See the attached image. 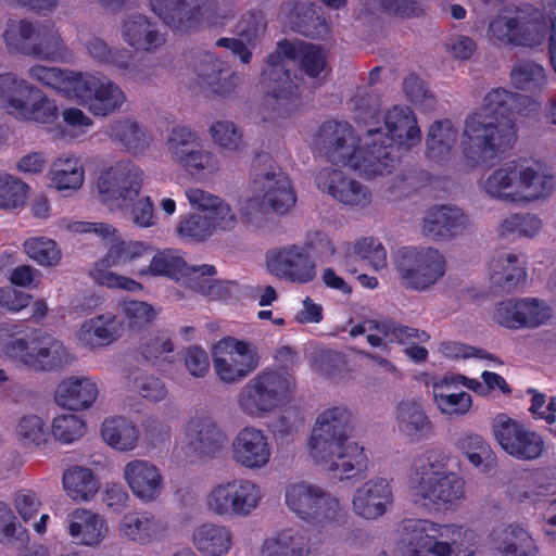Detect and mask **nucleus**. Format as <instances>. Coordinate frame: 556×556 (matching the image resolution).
<instances>
[{
	"label": "nucleus",
	"mask_w": 556,
	"mask_h": 556,
	"mask_svg": "<svg viewBox=\"0 0 556 556\" xmlns=\"http://www.w3.org/2000/svg\"><path fill=\"white\" fill-rule=\"evenodd\" d=\"M381 117L378 108L357 110L356 122L368 127L363 146L349 123L337 121L324 122L314 143L336 165L350 167L368 178L390 174L401 159L420 142L421 131L416 115L408 106L394 105L386 112V134L379 127Z\"/></svg>",
	"instance_id": "1"
},
{
	"label": "nucleus",
	"mask_w": 556,
	"mask_h": 556,
	"mask_svg": "<svg viewBox=\"0 0 556 556\" xmlns=\"http://www.w3.org/2000/svg\"><path fill=\"white\" fill-rule=\"evenodd\" d=\"M535 105L530 97L503 88L488 92L482 106L466 118L464 157L472 165L486 164L511 149L516 141V115H527Z\"/></svg>",
	"instance_id": "2"
},
{
	"label": "nucleus",
	"mask_w": 556,
	"mask_h": 556,
	"mask_svg": "<svg viewBox=\"0 0 556 556\" xmlns=\"http://www.w3.org/2000/svg\"><path fill=\"white\" fill-rule=\"evenodd\" d=\"M351 413L332 407L320 413L309 438V455L332 479L359 481L366 478L368 457L363 446L348 443Z\"/></svg>",
	"instance_id": "3"
},
{
	"label": "nucleus",
	"mask_w": 556,
	"mask_h": 556,
	"mask_svg": "<svg viewBox=\"0 0 556 556\" xmlns=\"http://www.w3.org/2000/svg\"><path fill=\"white\" fill-rule=\"evenodd\" d=\"M288 61L298 62L300 70L311 78H316L325 70L327 58L324 50L316 45L304 41L282 39L269 53L262 72V84L269 97L288 100L296 94L300 86L296 75H291Z\"/></svg>",
	"instance_id": "4"
},
{
	"label": "nucleus",
	"mask_w": 556,
	"mask_h": 556,
	"mask_svg": "<svg viewBox=\"0 0 556 556\" xmlns=\"http://www.w3.org/2000/svg\"><path fill=\"white\" fill-rule=\"evenodd\" d=\"M74 231L80 233L92 232L102 239L112 241L105 255L97 261L90 270V276L97 285L129 292H138L143 289L140 282L115 274L111 268L148 260L153 252V245L141 241H123L119 239L114 242L117 230L105 223L78 222L74 225Z\"/></svg>",
	"instance_id": "5"
},
{
	"label": "nucleus",
	"mask_w": 556,
	"mask_h": 556,
	"mask_svg": "<svg viewBox=\"0 0 556 556\" xmlns=\"http://www.w3.org/2000/svg\"><path fill=\"white\" fill-rule=\"evenodd\" d=\"M0 351L37 371H53L72 363V355L63 343L34 329L25 333L17 324L0 325Z\"/></svg>",
	"instance_id": "6"
},
{
	"label": "nucleus",
	"mask_w": 556,
	"mask_h": 556,
	"mask_svg": "<svg viewBox=\"0 0 556 556\" xmlns=\"http://www.w3.org/2000/svg\"><path fill=\"white\" fill-rule=\"evenodd\" d=\"M402 530L408 536L406 556H473L477 534L456 525H440L426 519H405Z\"/></svg>",
	"instance_id": "7"
},
{
	"label": "nucleus",
	"mask_w": 556,
	"mask_h": 556,
	"mask_svg": "<svg viewBox=\"0 0 556 556\" xmlns=\"http://www.w3.org/2000/svg\"><path fill=\"white\" fill-rule=\"evenodd\" d=\"M409 488L415 503L434 510H448L465 497L464 480L456 473L446 471L445 465L434 454H429L415 464L409 477Z\"/></svg>",
	"instance_id": "8"
},
{
	"label": "nucleus",
	"mask_w": 556,
	"mask_h": 556,
	"mask_svg": "<svg viewBox=\"0 0 556 556\" xmlns=\"http://www.w3.org/2000/svg\"><path fill=\"white\" fill-rule=\"evenodd\" d=\"M554 188L552 176L540 175L526 159L504 163L493 170L483 184L491 198L517 203L546 198Z\"/></svg>",
	"instance_id": "9"
},
{
	"label": "nucleus",
	"mask_w": 556,
	"mask_h": 556,
	"mask_svg": "<svg viewBox=\"0 0 556 556\" xmlns=\"http://www.w3.org/2000/svg\"><path fill=\"white\" fill-rule=\"evenodd\" d=\"M285 502L299 519L320 530L337 529L348 521V509L339 498L315 484H289Z\"/></svg>",
	"instance_id": "10"
},
{
	"label": "nucleus",
	"mask_w": 556,
	"mask_h": 556,
	"mask_svg": "<svg viewBox=\"0 0 556 556\" xmlns=\"http://www.w3.org/2000/svg\"><path fill=\"white\" fill-rule=\"evenodd\" d=\"M2 36L10 52L52 62H63L68 55V49L51 21L36 25L27 20L9 21Z\"/></svg>",
	"instance_id": "11"
},
{
	"label": "nucleus",
	"mask_w": 556,
	"mask_h": 556,
	"mask_svg": "<svg viewBox=\"0 0 556 556\" xmlns=\"http://www.w3.org/2000/svg\"><path fill=\"white\" fill-rule=\"evenodd\" d=\"M547 23L532 4L506 7L489 22L488 37L497 47H533L545 35Z\"/></svg>",
	"instance_id": "12"
},
{
	"label": "nucleus",
	"mask_w": 556,
	"mask_h": 556,
	"mask_svg": "<svg viewBox=\"0 0 556 556\" xmlns=\"http://www.w3.org/2000/svg\"><path fill=\"white\" fill-rule=\"evenodd\" d=\"M293 378L282 369H264L244 384L238 396L240 409L258 417L281 406L290 396Z\"/></svg>",
	"instance_id": "13"
},
{
	"label": "nucleus",
	"mask_w": 556,
	"mask_h": 556,
	"mask_svg": "<svg viewBox=\"0 0 556 556\" xmlns=\"http://www.w3.org/2000/svg\"><path fill=\"white\" fill-rule=\"evenodd\" d=\"M393 264L401 285L414 291H424L445 274V258L430 247H403L394 255Z\"/></svg>",
	"instance_id": "14"
},
{
	"label": "nucleus",
	"mask_w": 556,
	"mask_h": 556,
	"mask_svg": "<svg viewBox=\"0 0 556 556\" xmlns=\"http://www.w3.org/2000/svg\"><path fill=\"white\" fill-rule=\"evenodd\" d=\"M252 169V188L262 204L277 214L288 213L295 205L296 195L291 180L275 165L271 155L267 152L257 153Z\"/></svg>",
	"instance_id": "15"
},
{
	"label": "nucleus",
	"mask_w": 556,
	"mask_h": 556,
	"mask_svg": "<svg viewBox=\"0 0 556 556\" xmlns=\"http://www.w3.org/2000/svg\"><path fill=\"white\" fill-rule=\"evenodd\" d=\"M492 431L501 448L518 460H535L545 450L544 439L539 432L506 414H498L493 419Z\"/></svg>",
	"instance_id": "16"
},
{
	"label": "nucleus",
	"mask_w": 556,
	"mask_h": 556,
	"mask_svg": "<svg viewBox=\"0 0 556 556\" xmlns=\"http://www.w3.org/2000/svg\"><path fill=\"white\" fill-rule=\"evenodd\" d=\"M257 348L244 340L226 337L213 349V367L219 380L226 383L241 381L258 366Z\"/></svg>",
	"instance_id": "17"
},
{
	"label": "nucleus",
	"mask_w": 556,
	"mask_h": 556,
	"mask_svg": "<svg viewBox=\"0 0 556 556\" xmlns=\"http://www.w3.org/2000/svg\"><path fill=\"white\" fill-rule=\"evenodd\" d=\"M260 486L248 479H235L216 485L206 498L210 510L223 517L249 516L260 504Z\"/></svg>",
	"instance_id": "18"
},
{
	"label": "nucleus",
	"mask_w": 556,
	"mask_h": 556,
	"mask_svg": "<svg viewBox=\"0 0 556 556\" xmlns=\"http://www.w3.org/2000/svg\"><path fill=\"white\" fill-rule=\"evenodd\" d=\"M142 170L130 161H119L109 167L98 180L101 201L110 207L123 208L138 197Z\"/></svg>",
	"instance_id": "19"
},
{
	"label": "nucleus",
	"mask_w": 556,
	"mask_h": 556,
	"mask_svg": "<svg viewBox=\"0 0 556 556\" xmlns=\"http://www.w3.org/2000/svg\"><path fill=\"white\" fill-rule=\"evenodd\" d=\"M167 144L176 163L190 174H213L219 168L216 156L204 150L198 134L186 126L174 127Z\"/></svg>",
	"instance_id": "20"
},
{
	"label": "nucleus",
	"mask_w": 556,
	"mask_h": 556,
	"mask_svg": "<svg viewBox=\"0 0 556 556\" xmlns=\"http://www.w3.org/2000/svg\"><path fill=\"white\" fill-rule=\"evenodd\" d=\"M74 99L96 116H106L126 100L123 90L105 76L83 74Z\"/></svg>",
	"instance_id": "21"
},
{
	"label": "nucleus",
	"mask_w": 556,
	"mask_h": 556,
	"mask_svg": "<svg viewBox=\"0 0 556 556\" xmlns=\"http://www.w3.org/2000/svg\"><path fill=\"white\" fill-rule=\"evenodd\" d=\"M269 270L290 282L305 285L316 277V265L303 247L290 244L267 253Z\"/></svg>",
	"instance_id": "22"
},
{
	"label": "nucleus",
	"mask_w": 556,
	"mask_h": 556,
	"mask_svg": "<svg viewBox=\"0 0 556 556\" xmlns=\"http://www.w3.org/2000/svg\"><path fill=\"white\" fill-rule=\"evenodd\" d=\"M551 317V308L538 299H509L496 305L494 318L507 329H533Z\"/></svg>",
	"instance_id": "23"
},
{
	"label": "nucleus",
	"mask_w": 556,
	"mask_h": 556,
	"mask_svg": "<svg viewBox=\"0 0 556 556\" xmlns=\"http://www.w3.org/2000/svg\"><path fill=\"white\" fill-rule=\"evenodd\" d=\"M315 184L319 190L348 206L364 207L371 201L370 191L340 169H320L315 177Z\"/></svg>",
	"instance_id": "24"
},
{
	"label": "nucleus",
	"mask_w": 556,
	"mask_h": 556,
	"mask_svg": "<svg viewBox=\"0 0 556 556\" xmlns=\"http://www.w3.org/2000/svg\"><path fill=\"white\" fill-rule=\"evenodd\" d=\"M210 0H150L152 11L172 29L189 31L203 18Z\"/></svg>",
	"instance_id": "25"
},
{
	"label": "nucleus",
	"mask_w": 556,
	"mask_h": 556,
	"mask_svg": "<svg viewBox=\"0 0 556 556\" xmlns=\"http://www.w3.org/2000/svg\"><path fill=\"white\" fill-rule=\"evenodd\" d=\"M231 456L238 465L247 469L265 467L271 456L267 435L254 427L241 429L232 441Z\"/></svg>",
	"instance_id": "26"
},
{
	"label": "nucleus",
	"mask_w": 556,
	"mask_h": 556,
	"mask_svg": "<svg viewBox=\"0 0 556 556\" xmlns=\"http://www.w3.org/2000/svg\"><path fill=\"white\" fill-rule=\"evenodd\" d=\"M352 503L355 514L364 519L371 520L382 516L392 503L389 482L383 478L365 482L356 490Z\"/></svg>",
	"instance_id": "27"
},
{
	"label": "nucleus",
	"mask_w": 556,
	"mask_h": 556,
	"mask_svg": "<svg viewBox=\"0 0 556 556\" xmlns=\"http://www.w3.org/2000/svg\"><path fill=\"white\" fill-rule=\"evenodd\" d=\"M124 479L134 495L146 502L155 500L163 488L160 469L148 460L135 459L127 463Z\"/></svg>",
	"instance_id": "28"
},
{
	"label": "nucleus",
	"mask_w": 556,
	"mask_h": 556,
	"mask_svg": "<svg viewBox=\"0 0 556 556\" xmlns=\"http://www.w3.org/2000/svg\"><path fill=\"white\" fill-rule=\"evenodd\" d=\"M201 81L223 97L230 96L240 83V76L211 52H205L194 66Z\"/></svg>",
	"instance_id": "29"
},
{
	"label": "nucleus",
	"mask_w": 556,
	"mask_h": 556,
	"mask_svg": "<svg viewBox=\"0 0 556 556\" xmlns=\"http://www.w3.org/2000/svg\"><path fill=\"white\" fill-rule=\"evenodd\" d=\"M286 24L294 33L309 38H323L329 33L324 12L313 2L292 3L286 15Z\"/></svg>",
	"instance_id": "30"
},
{
	"label": "nucleus",
	"mask_w": 556,
	"mask_h": 556,
	"mask_svg": "<svg viewBox=\"0 0 556 556\" xmlns=\"http://www.w3.org/2000/svg\"><path fill=\"white\" fill-rule=\"evenodd\" d=\"M467 217L457 207L440 205L430 207L424 218L422 231L432 239H450L466 227Z\"/></svg>",
	"instance_id": "31"
},
{
	"label": "nucleus",
	"mask_w": 556,
	"mask_h": 556,
	"mask_svg": "<svg viewBox=\"0 0 556 556\" xmlns=\"http://www.w3.org/2000/svg\"><path fill=\"white\" fill-rule=\"evenodd\" d=\"M99 394L98 386L87 377H70L59 383L55 391V402L70 410L89 408Z\"/></svg>",
	"instance_id": "32"
},
{
	"label": "nucleus",
	"mask_w": 556,
	"mask_h": 556,
	"mask_svg": "<svg viewBox=\"0 0 556 556\" xmlns=\"http://www.w3.org/2000/svg\"><path fill=\"white\" fill-rule=\"evenodd\" d=\"M494 556H536L538 549L530 534L516 525L494 528L490 534Z\"/></svg>",
	"instance_id": "33"
},
{
	"label": "nucleus",
	"mask_w": 556,
	"mask_h": 556,
	"mask_svg": "<svg viewBox=\"0 0 556 556\" xmlns=\"http://www.w3.org/2000/svg\"><path fill=\"white\" fill-rule=\"evenodd\" d=\"M188 453L195 457L215 455L224 445L225 433L210 419L192 420L188 427Z\"/></svg>",
	"instance_id": "34"
},
{
	"label": "nucleus",
	"mask_w": 556,
	"mask_h": 556,
	"mask_svg": "<svg viewBox=\"0 0 556 556\" xmlns=\"http://www.w3.org/2000/svg\"><path fill=\"white\" fill-rule=\"evenodd\" d=\"M68 534L74 542L96 546L104 539L108 527L104 519L88 509L77 508L67 517Z\"/></svg>",
	"instance_id": "35"
},
{
	"label": "nucleus",
	"mask_w": 556,
	"mask_h": 556,
	"mask_svg": "<svg viewBox=\"0 0 556 556\" xmlns=\"http://www.w3.org/2000/svg\"><path fill=\"white\" fill-rule=\"evenodd\" d=\"M457 138L458 130L451 119L434 121L426 138L428 160L435 163L447 161L455 151Z\"/></svg>",
	"instance_id": "36"
},
{
	"label": "nucleus",
	"mask_w": 556,
	"mask_h": 556,
	"mask_svg": "<svg viewBox=\"0 0 556 556\" xmlns=\"http://www.w3.org/2000/svg\"><path fill=\"white\" fill-rule=\"evenodd\" d=\"M122 333V323L112 313L97 315L84 321L79 338L88 346L102 348L117 340Z\"/></svg>",
	"instance_id": "37"
},
{
	"label": "nucleus",
	"mask_w": 556,
	"mask_h": 556,
	"mask_svg": "<svg viewBox=\"0 0 556 556\" xmlns=\"http://www.w3.org/2000/svg\"><path fill=\"white\" fill-rule=\"evenodd\" d=\"M123 37L132 48L144 51L155 50L165 42L157 25L141 14L132 15L124 22Z\"/></svg>",
	"instance_id": "38"
},
{
	"label": "nucleus",
	"mask_w": 556,
	"mask_h": 556,
	"mask_svg": "<svg viewBox=\"0 0 556 556\" xmlns=\"http://www.w3.org/2000/svg\"><path fill=\"white\" fill-rule=\"evenodd\" d=\"M36 88L13 73L0 74V106L15 118H20Z\"/></svg>",
	"instance_id": "39"
},
{
	"label": "nucleus",
	"mask_w": 556,
	"mask_h": 556,
	"mask_svg": "<svg viewBox=\"0 0 556 556\" xmlns=\"http://www.w3.org/2000/svg\"><path fill=\"white\" fill-rule=\"evenodd\" d=\"M308 541L301 529H283L264 541L261 556H311Z\"/></svg>",
	"instance_id": "40"
},
{
	"label": "nucleus",
	"mask_w": 556,
	"mask_h": 556,
	"mask_svg": "<svg viewBox=\"0 0 556 556\" xmlns=\"http://www.w3.org/2000/svg\"><path fill=\"white\" fill-rule=\"evenodd\" d=\"M490 279L504 291L511 292L526 281L525 262L520 263L513 253L501 252L490 262Z\"/></svg>",
	"instance_id": "41"
},
{
	"label": "nucleus",
	"mask_w": 556,
	"mask_h": 556,
	"mask_svg": "<svg viewBox=\"0 0 556 556\" xmlns=\"http://www.w3.org/2000/svg\"><path fill=\"white\" fill-rule=\"evenodd\" d=\"M233 228L224 227L223 220L216 219L214 216L191 213L180 217L176 226V233L182 240L203 243L217 230L228 231Z\"/></svg>",
	"instance_id": "42"
},
{
	"label": "nucleus",
	"mask_w": 556,
	"mask_h": 556,
	"mask_svg": "<svg viewBox=\"0 0 556 556\" xmlns=\"http://www.w3.org/2000/svg\"><path fill=\"white\" fill-rule=\"evenodd\" d=\"M193 544L203 556H225L232 546V534L225 526L203 523L193 532Z\"/></svg>",
	"instance_id": "43"
},
{
	"label": "nucleus",
	"mask_w": 556,
	"mask_h": 556,
	"mask_svg": "<svg viewBox=\"0 0 556 556\" xmlns=\"http://www.w3.org/2000/svg\"><path fill=\"white\" fill-rule=\"evenodd\" d=\"M28 73L33 79L63 93L68 99H74L83 76L80 72L43 65L31 66Z\"/></svg>",
	"instance_id": "44"
},
{
	"label": "nucleus",
	"mask_w": 556,
	"mask_h": 556,
	"mask_svg": "<svg viewBox=\"0 0 556 556\" xmlns=\"http://www.w3.org/2000/svg\"><path fill=\"white\" fill-rule=\"evenodd\" d=\"M139 351L142 357L153 366L163 368L176 361L175 344L167 330H155L144 336Z\"/></svg>",
	"instance_id": "45"
},
{
	"label": "nucleus",
	"mask_w": 556,
	"mask_h": 556,
	"mask_svg": "<svg viewBox=\"0 0 556 556\" xmlns=\"http://www.w3.org/2000/svg\"><path fill=\"white\" fill-rule=\"evenodd\" d=\"M376 329L380 333L384 336L390 342H399L401 344H409L415 341L426 342L429 340V334L426 331L418 330L416 328H412L408 326H403L400 324H395L393 321H365L362 324L354 325L349 333L351 337L355 338L366 332V330Z\"/></svg>",
	"instance_id": "46"
},
{
	"label": "nucleus",
	"mask_w": 556,
	"mask_h": 556,
	"mask_svg": "<svg viewBox=\"0 0 556 556\" xmlns=\"http://www.w3.org/2000/svg\"><path fill=\"white\" fill-rule=\"evenodd\" d=\"M186 197L190 205L202 215L223 220L224 227H236L237 217L230 206L220 198L199 188H189Z\"/></svg>",
	"instance_id": "47"
},
{
	"label": "nucleus",
	"mask_w": 556,
	"mask_h": 556,
	"mask_svg": "<svg viewBox=\"0 0 556 556\" xmlns=\"http://www.w3.org/2000/svg\"><path fill=\"white\" fill-rule=\"evenodd\" d=\"M66 494L76 502L93 498L99 490V481L89 468L73 466L68 468L62 478Z\"/></svg>",
	"instance_id": "48"
},
{
	"label": "nucleus",
	"mask_w": 556,
	"mask_h": 556,
	"mask_svg": "<svg viewBox=\"0 0 556 556\" xmlns=\"http://www.w3.org/2000/svg\"><path fill=\"white\" fill-rule=\"evenodd\" d=\"M101 435L110 446L124 452L136 447L139 430L124 417H111L102 422Z\"/></svg>",
	"instance_id": "49"
},
{
	"label": "nucleus",
	"mask_w": 556,
	"mask_h": 556,
	"mask_svg": "<svg viewBox=\"0 0 556 556\" xmlns=\"http://www.w3.org/2000/svg\"><path fill=\"white\" fill-rule=\"evenodd\" d=\"M148 260H150L149 265L136 271L138 276L174 278L185 273L187 268V263L179 250L165 249L156 252L153 251Z\"/></svg>",
	"instance_id": "50"
},
{
	"label": "nucleus",
	"mask_w": 556,
	"mask_h": 556,
	"mask_svg": "<svg viewBox=\"0 0 556 556\" xmlns=\"http://www.w3.org/2000/svg\"><path fill=\"white\" fill-rule=\"evenodd\" d=\"M399 428L412 440L425 438L432 429L431 422L420 406L412 401H403L396 408Z\"/></svg>",
	"instance_id": "51"
},
{
	"label": "nucleus",
	"mask_w": 556,
	"mask_h": 556,
	"mask_svg": "<svg viewBox=\"0 0 556 556\" xmlns=\"http://www.w3.org/2000/svg\"><path fill=\"white\" fill-rule=\"evenodd\" d=\"M121 531L127 539L146 544L151 542L159 531V522L150 511H132L123 517Z\"/></svg>",
	"instance_id": "52"
},
{
	"label": "nucleus",
	"mask_w": 556,
	"mask_h": 556,
	"mask_svg": "<svg viewBox=\"0 0 556 556\" xmlns=\"http://www.w3.org/2000/svg\"><path fill=\"white\" fill-rule=\"evenodd\" d=\"M50 175L58 190H76L84 182V168L78 159H59L53 163Z\"/></svg>",
	"instance_id": "53"
},
{
	"label": "nucleus",
	"mask_w": 556,
	"mask_h": 556,
	"mask_svg": "<svg viewBox=\"0 0 556 556\" xmlns=\"http://www.w3.org/2000/svg\"><path fill=\"white\" fill-rule=\"evenodd\" d=\"M110 135L131 153L142 152L149 146L146 131L130 119L116 121L111 126Z\"/></svg>",
	"instance_id": "54"
},
{
	"label": "nucleus",
	"mask_w": 556,
	"mask_h": 556,
	"mask_svg": "<svg viewBox=\"0 0 556 556\" xmlns=\"http://www.w3.org/2000/svg\"><path fill=\"white\" fill-rule=\"evenodd\" d=\"M59 113L56 102L36 88L31 100L27 102L18 119L52 124L58 119Z\"/></svg>",
	"instance_id": "55"
},
{
	"label": "nucleus",
	"mask_w": 556,
	"mask_h": 556,
	"mask_svg": "<svg viewBox=\"0 0 556 556\" xmlns=\"http://www.w3.org/2000/svg\"><path fill=\"white\" fill-rule=\"evenodd\" d=\"M511 80L520 90L541 89L546 83L545 70L533 61L519 60L511 70Z\"/></svg>",
	"instance_id": "56"
},
{
	"label": "nucleus",
	"mask_w": 556,
	"mask_h": 556,
	"mask_svg": "<svg viewBox=\"0 0 556 556\" xmlns=\"http://www.w3.org/2000/svg\"><path fill=\"white\" fill-rule=\"evenodd\" d=\"M530 490L520 494L522 501H530L533 504L542 502V497L556 493V467H545L534 470L531 473Z\"/></svg>",
	"instance_id": "57"
},
{
	"label": "nucleus",
	"mask_w": 556,
	"mask_h": 556,
	"mask_svg": "<svg viewBox=\"0 0 556 556\" xmlns=\"http://www.w3.org/2000/svg\"><path fill=\"white\" fill-rule=\"evenodd\" d=\"M28 256L42 266H53L61 258L56 242L45 237L29 238L24 243Z\"/></svg>",
	"instance_id": "58"
},
{
	"label": "nucleus",
	"mask_w": 556,
	"mask_h": 556,
	"mask_svg": "<svg viewBox=\"0 0 556 556\" xmlns=\"http://www.w3.org/2000/svg\"><path fill=\"white\" fill-rule=\"evenodd\" d=\"M51 432L55 440L68 444L85 434L86 422L74 414H64L53 419Z\"/></svg>",
	"instance_id": "59"
},
{
	"label": "nucleus",
	"mask_w": 556,
	"mask_h": 556,
	"mask_svg": "<svg viewBox=\"0 0 556 556\" xmlns=\"http://www.w3.org/2000/svg\"><path fill=\"white\" fill-rule=\"evenodd\" d=\"M121 306L127 325L132 330L146 328L156 317V312L153 306L143 301H123Z\"/></svg>",
	"instance_id": "60"
},
{
	"label": "nucleus",
	"mask_w": 556,
	"mask_h": 556,
	"mask_svg": "<svg viewBox=\"0 0 556 556\" xmlns=\"http://www.w3.org/2000/svg\"><path fill=\"white\" fill-rule=\"evenodd\" d=\"M458 446L465 452L469 463L477 468L483 466V471L488 468V464L484 465V462L494 459L489 444L481 435H465L458 441Z\"/></svg>",
	"instance_id": "61"
},
{
	"label": "nucleus",
	"mask_w": 556,
	"mask_h": 556,
	"mask_svg": "<svg viewBox=\"0 0 556 556\" xmlns=\"http://www.w3.org/2000/svg\"><path fill=\"white\" fill-rule=\"evenodd\" d=\"M18 439L25 444H43L48 440V430L43 420L37 415L23 416L16 427Z\"/></svg>",
	"instance_id": "62"
},
{
	"label": "nucleus",
	"mask_w": 556,
	"mask_h": 556,
	"mask_svg": "<svg viewBox=\"0 0 556 556\" xmlns=\"http://www.w3.org/2000/svg\"><path fill=\"white\" fill-rule=\"evenodd\" d=\"M28 186L12 176L0 177V207L16 208L23 206Z\"/></svg>",
	"instance_id": "63"
},
{
	"label": "nucleus",
	"mask_w": 556,
	"mask_h": 556,
	"mask_svg": "<svg viewBox=\"0 0 556 556\" xmlns=\"http://www.w3.org/2000/svg\"><path fill=\"white\" fill-rule=\"evenodd\" d=\"M353 252L358 258L367 261L376 270L387 266L386 249L382 243L375 238L368 237L357 240L354 244Z\"/></svg>",
	"instance_id": "64"
}]
</instances>
